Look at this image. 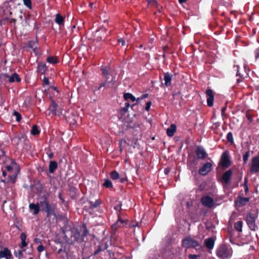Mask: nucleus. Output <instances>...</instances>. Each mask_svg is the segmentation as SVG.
<instances>
[{"instance_id":"obj_26","label":"nucleus","mask_w":259,"mask_h":259,"mask_svg":"<svg viewBox=\"0 0 259 259\" xmlns=\"http://www.w3.org/2000/svg\"><path fill=\"white\" fill-rule=\"evenodd\" d=\"M108 246L107 243L102 244L101 245H99L98 247V249L95 251V252L93 253L94 255H97L100 252H101L102 250L107 249Z\"/></svg>"},{"instance_id":"obj_9","label":"nucleus","mask_w":259,"mask_h":259,"mask_svg":"<svg viewBox=\"0 0 259 259\" xmlns=\"http://www.w3.org/2000/svg\"><path fill=\"white\" fill-rule=\"evenodd\" d=\"M212 164L209 162H207L203 164L198 170L199 174L201 176H206L211 170Z\"/></svg>"},{"instance_id":"obj_31","label":"nucleus","mask_w":259,"mask_h":259,"mask_svg":"<svg viewBox=\"0 0 259 259\" xmlns=\"http://www.w3.org/2000/svg\"><path fill=\"white\" fill-rule=\"evenodd\" d=\"M242 226H243V222L241 221H239L236 222L234 224V228L235 229L239 232H241L242 231Z\"/></svg>"},{"instance_id":"obj_24","label":"nucleus","mask_w":259,"mask_h":259,"mask_svg":"<svg viewBox=\"0 0 259 259\" xmlns=\"http://www.w3.org/2000/svg\"><path fill=\"white\" fill-rule=\"evenodd\" d=\"M58 164L56 161H51L49 164V170L51 174L54 173L57 168Z\"/></svg>"},{"instance_id":"obj_46","label":"nucleus","mask_w":259,"mask_h":259,"mask_svg":"<svg viewBox=\"0 0 259 259\" xmlns=\"http://www.w3.org/2000/svg\"><path fill=\"white\" fill-rule=\"evenodd\" d=\"M206 94L208 97H213L214 96L212 93V90L210 89L207 90L206 91Z\"/></svg>"},{"instance_id":"obj_1","label":"nucleus","mask_w":259,"mask_h":259,"mask_svg":"<svg viewBox=\"0 0 259 259\" xmlns=\"http://www.w3.org/2000/svg\"><path fill=\"white\" fill-rule=\"evenodd\" d=\"M101 70L106 80L105 81L100 83L99 86L97 88V90H100L102 87L109 88L113 87L115 77L110 74L109 69L102 66Z\"/></svg>"},{"instance_id":"obj_4","label":"nucleus","mask_w":259,"mask_h":259,"mask_svg":"<svg viewBox=\"0 0 259 259\" xmlns=\"http://www.w3.org/2000/svg\"><path fill=\"white\" fill-rule=\"evenodd\" d=\"M216 254L221 259L227 258L231 256V248L227 244H222L217 249Z\"/></svg>"},{"instance_id":"obj_49","label":"nucleus","mask_w":259,"mask_h":259,"mask_svg":"<svg viewBox=\"0 0 259 259\" xmlns=\"http://www.w3.org/2000/svg\"><path fill=\"white\" fill-rule=\"evenodd\" d=\"M37 250L39 252H41L45 250V247L42 245H39L38 246Z\"/></svg>"},{"instance_id":"obj_7","label":"nucleus","mask_w":259,"mask_h":259,"mask_svg":"<svg viewBox=\"0 0 259 259\" xmlns=\"http://www.w3.org/2000/svg\"><path fill=\"white\" fill-rule=\"evenodd\" d=\"M220 163L222 166L224 168L229 167L231 164L228 152L226 151L224 152L221 157Z\"/></svg>"},{"instance_id":"obj_57","label":"nucleus","mask_w":259,"mask_h":259,"mask_svg":"<svg viewBox=\"0 0 259 259\" xmlns=\"http://www.w3.org/2000/svg\"><path fill=\"white\" fill-rule=\"evenodd\" d=\"M123 97H135L132 94L130 93H124Z\"/></svg>"},{"instance_id":"obj_13","label":"nucleus","mask_w":259,"mask_h":259,"mask_svg":"<svg viewBox=\"0 0 259 259\" xmlns=\"http://www.w3.org/2000/svg\"><path fill=\"white\" fill-rule=\"evenodd\" d=\"M232 174V170L231 169H229L223 174L222 179L226 184H228L230 182Z\"/></svg>"},{"instance_id":"obj_6","label":"nucleus","mask_w":259,"mask_h":259,"mask_svg":"<svg viewBox=\"0 0 259 259\" xmlns=\"http://www.w3.org/2000/svg\"><path fill=\"white\" fill-rule=\"evenodd\" d=\"M51 99V105L49 106V110L51 112L55 115L59 116L62 114L63 105L62 104H59V102L56 103L52 98Z\"/></svg>"},{"instance_id":"obj_28","label":"nucleus","mask_w":259,"mask_h":259,"mask_svg":"<svg viewBox=\"0 0 259 259\" xmlns=\"http://www.w3.org/2000/svg\"><path fill=\"white\" fill-rule=\"evenodd\" d=\"M234 69L237 70L236 73V76H239V77L237 79V82L238 83H239L241 81H242L243 79L244 78L245 76L243 74L240 73L239 70V67L238 66H235L234 67Z\"/></svg>"},{"instance_id":"obj_29","label":"nucleus","mask_w":259,"mask_h":259,"mask_svg":"<svg viewBox=\"0 0 259 259\" xmlns=\"http://www.w3.org/2000/svg\"><path fill=\"white\" fill-rule=\"evenodd\" d=\"M47 61L50 64H55L59 62V60L56 56H49L47 58Z\"/></svg>"},{"instance_id":"obj_8","label":"nucleus","mask_w":259,"mask_h":259,"mask_svg":"<svg viewBox=\"0 0 259 259\" xmlns=\"http://www.w3.org/2000/svg\"><path fill=\"white\" fill-rule=\"evenodd\" d=\"M249 171L251 174H255L259 171V156L252 157Z\"/></svg>"},{"instance_id":"obj_22","label":"nucleus","mask_w":259,"mask_h":259,"mask_svg":"<svg viewBox=\"0 0 259 259\" xmlns=\"http://www.w3.org/2000/svg\"><path fill=\"white\" fill-rule=\"evenodd\" d=\"M8 80L10 82H13L15 81L20 82L21 81V78L19 76L18 74L14 73L11 76H8Z\"/></svg>"},{"instance_id":"obj_12","label":"nucleus","mask_w":259,"mask_h":259,"mask_svg":"<svg viewBox=\"0 0 259 259\" xmlns=\"http://www.w3.org/2000/svg\"><path fill=\"white\" fill-rule=\"evenodd\" d=\"M47 207L44 208V210L47 213V218H50L52 215L55 217V206L54 205L47 204Z\"/></svg>"},{"instance_id":"obj_61","label":"nucleus","mask_w":259,"mask_h":259,"mask_svg":"<svg viewBox=\"0 0 259 259\" xmlns=\"http://www.w3.org/2000/svg\"><path fill=\"white\" fill-rule=\"evenodd\" d=\"M170 171V169L168 168H166L164 169V173L166 175H168Z\"/></svg>"},{"instance_id":"obj_60","label":"nucleus","mask_w":259,"mask_h":259,"mask_svg":"<svg viewBox=\"0 0 259 259\" xmlns=\"http://www.w3.org/2000/svg\"><path fill=\"white\" fill-rule=\"evenodd\" d=\"M204 187H205V186H204V185L201 184V185H200L199 186V188H198V189H199V190L200 191H202V190L204 189Z\"/></svg>"},{"instance_id":"obj_41","label":"nucleus","mask_w":259,"mask_h":259,"mask_svg":"<svg viewBox=\"0 0 259 259\" xmlns=\"http://www.w3.org/2000/svg\"><path fill=\"white\" fill-rule=\"evenodd\" d=\"M13 115L16 117V120L17 121H20L21 119V114L17 111H14L13 113Z\"/></svg>"},{"instance_id":"obj_56","label":"nucleus","mask_w":259,"mask_h":259,"mask_svg":"<svg viewBox=\"0 0 259 259\" xmlns=\"http://www.w3.org/2000/svg\"><path fill=\"white\" fill-rule=\"evenodd\" d=\"M59 199L62 201V203H64L65 202V200L62 196V193L60 192L59 193L58 195Z\"/></svg>"},{"instance_id":"obj_2","label":"nucleus","mask_w":259,"mask_h":259,"mask_svg":"<svg viewBox=\"0 0 259 259\" xmlns=\"http://www.w3.org/2000/svg\"><path fill=\"white\" fill-rule=\"evenodd\" d=\"M64 238L68 243L78 241L80 238V233L76 228H71L63 232Z\"/></svg>"},{"instance_id":"obj_27","label":"nucleus","mask_w":259,"mask_h":259,"mask_svg":"<svg viewBox=\"0 0 259 259\" xmlns=\"http://www.w3.org/2000/svg\"><path fill=\"white\" fill-rule=\"evenodd\" d=\"M69 195L71 198H74L77 195V189L74 186H70L69 188Z\"/></svg>"},{"instance_id":"obj_33","label":"nucleus","mask_w":259,"mask_h":259,"mask_svg":"<svg viewBox=\"0 0 259 259\" xmlns=\"http://www.w3.org/2000/svg\"><path fill=\"white\" fill-rule=\"evenodd\" d=\"M103 186L106 188H112L113 185L112 182L108 179H106L104 180V183L103 184Z\"/></svg>"},{"instance_id":"obj_43","label":"nucleus","mask_w":259,"mask_h":259,"mask_svg":"<svg viewBox=\"0 0 259 259\" xmlns=\"http://www.w3.org/2000/svg\"><path fill=\"white\" fill-rule=\"evenodd\" d=\"M23 250H15L14 251V255L16 256V257H21L23 255Z\"/></svg>"},{"instance_id":"obj_47","label":"nucleus","mask_w":259,"mask_h":259,"mask_svg":"<svg viewBox=\"0 0 259 259\" xmlns=\"http://www.w3.org/2000/svg\"><path fill=\"white\" fill-rule=\"evenodd\" d=\"M214 98H207V105L209 107H211L213 105Z\"/></svg>"},{"instance_id":"obj_30","label":"nucleus","mask_w":259,"mask_h":259,"mask_svg":"<svg viewBox=\"0 0 259 259\" xmlns=\"http://www.w3.org/2000/svg\"><path fill=\"white\" fill-rule=\"evenodd\" d=\"M37 70L38 71L40 72L41 74H45L46 70H47V67L46 65L44 63H40L38 64L37 66Z\"/></svg>"},{"instance_id":"obj_63","label":"nucleus","mask_w":259,"mask_h":259,"mask_svg":"<svg viewBox=\"0 0 259 259\" xmlns=\"http://www.w3.org/2000/svg\"><path fill=\"white\" fill-rule=\"evenodd\" d=\"M24 104H25V106H26V107H29V106H30V103H29V101H28V102H26V101L25 100V101H24Z\"/></svg>"},{"instance_id":"obj_38","label":"nucleus","mask_w":259,"mask_h":259,"mask_svg":"<svg viewBox=\"0 0 259 259\" xmlns=\"http://www.w3.org/2000/svg\"><path fill=\"white\" fill-rule=\"evenodd\" d=\"M40 205L42 207L43 210H44V208L47 207V204H50L46 197H44V200L40 201Z\"/></svg>"},{"instance_id":"obj_15","label":"nucleus","mask_w":259,"mask_h":259,"mask_svg":"<svg viewBox=\"0 0 259 259\" xmlns=\"http://www.w3.org/2000/svg\"><path fill=\"white\" fill-rule=\"evenodd\" d=\"M249 201V198L247 197H238V200L235 201V203L238 207L245 205Z\"/></svg>"},{"instance_id":"obj_44","label":"nucleus","mask_w":259,"mask_h":259,"mask_svg":"<svg viewBox=\"0 0 259 259\" xmlns=\"http://www.w3.org/2000/svg\"><path fill=\"white\" fill-rule=\"evenodd\" d=\"M247 181H248L247 178H245V179H244V191H245V192L246 194H247L249 191L248 187V185H247Z\"/></svg>"},{"instance_id":"obj_64","label":"nucleus","mask_w":259,"mask_h":259,"mask_svg":"<svg viewBox=\"0 0 259 259\" xmlns=\"http://www.w3.org/2000/svg\"><path fill=\"white\" fill-rule=\"evenodd\" d=\"M49 158L51 159V158H52L53 157H54V154L53 153H50L49 155Z\"/></svg>"},{"instance_id":"obj_5","label":"nucleus","mask_w":259,"mask_h":259,"mask_svg":"<svg viewBox=\"0 0 259 259\" xmlns=\"http://www.w3.org/2000/svg\"><path fill=\"white\" fill-rule=\"evenodd\" d=\"M182 246L183 247H185L187 248H195L196 247L198 246L199 247L198 249L201 250L202 249L201 246L199 244L198 241L193 239L190 237H187L183 239L182 242Z\"/></svg>"},{"instance_id":"obj_42","label":"nucleus","mask_w":259,"mask_h":259,"mask_svg":"<svg viewBox=\"0 0 259 259\" xmlns=\"http://www.w3.org/2000/svg\"><path fill=\"white\" fill-rule=\"evenodd\" d=\"M250 152L249 151H247L243 156V160L244 163H246L248 159Z\"/></svg>"},{"instance_id":"obj_39","label":"nucleus","mask_w":259,"mask_h":259,"mask_svg":"<svg viewBox=\"0 0 259 259\" xmlns=\"http://www.w3.org/2000/svg\"><path fill=\"white\" fill-rule=\"evenodd\" d=\"M227 140L229 143H230L231 144L234 143V139H233V134L231 132H229L227 134Z\"/></svg>"},{"instance_id":"obj_58","label":"nucleus","mask_w":259,"mask_h":259,"mask_svg":"<svg viewBox=\"0 0 259 259\" xmlns=\"http://www.w3.org/2000/svg\"><path fill=\"white\" fill-rule=\"evenodd\" d=\"M51 89H52V90H53V91H56V92L57 93V94H56V95H55V94H54V96H58V95H58V93H59V92H58V91H57V88H56L55 87H53H53H52L51 88Z\"/></svg>"},{"instance_id":"obj_16","label":"nucleus","mask_w":259,"mask_h":259,"mask_svg":"<svg viewBox=\"0 0 259 259\" xmlns=\"http://www.w3.org/2000/svg\"><path fill=\"white\" fill-rule=\"evenodd\" d=\"M12 256L11 251L8 247H5L3 250L0 251V258L11 259Z\"/></svg>"},{"instance_id":"obj_32","label":"nucleus","mask_w":259,"mask_h":259,"mask_svg":"<svg viewBox=\"0 0 259 259\" xmlns=\"http://www.w3.org/2000/svg\"><path fill=\"white\" fill-rule=\"evenodd\" d=\"M110 177L113 180H116L120 178L119 174L116 170L112 171L110 173Z\"/></svg>"},{"instance_id":"obj_52","label":"nucleus","mask_w":259,"mask_h":259,"mask_svg":"<svg viewBox=\"0 0 259 259\" xmlns=\"http://www.w3.org/2000/svg\"><path fill=\"white\" fill-rule=\"evenodd\" d=\"M118 215V220H117V222H120L121 223V224H123L124 221L123 220H122L121 217H120V213H118L117 214Z\"/></svg>"},{"instance_id":"obj_50","label":"nucleus","mask_w":259,"mask_h":259,"mask_svg":"<svg viewBox=\"0 0 259 259\" xmlns=\"http://www.w3.org/2000/svg\"><path fill=\"white\" fill-rule=\"evenodd\" d=\"M188 257L189 259H198V255L196 254H189Z\"/></svg>"},{"instance_id":"obj_62","label":"nucleus","mask_w":259,"mask_h":259,"mask_svg":"<svg viewBox=\"0 0 259 259\" xmlns=\"http://www.w3.org/2000/svg\"><path fill=\"white\" fill-rule=\"evenodd\" d=\"M6 169L8 170V171H10L11 170V169H12V167L10 165H7L6 166Z\"/></svg>"},{"instance_id":"obj_35","label":"nucleus","mask_w":259,"mask_h":259,"mask_svg":"<svg viewBox=\"0 0 259 259\" xmlns=\"http://www.w3.org/2000/svg\"><path fill=\"white\" fill-rule=\"evenodd\" d=\"M82 228L83 229V231L81 235H80V238L81 240L84 241V238L87 236L89 231L87 229L86 225H83Z\"/></svg>"},{"instance_id":"obj_40","label":"nucleus","mask_w":259,"mask_h":259,"mask_svg":"<svg viewBox=\"0 0 259 259\" xmlns=\"http://www.w3.org/2000/svg\"><path fill=\"white\" fill-rule=\"evenodd\" d=\"M23 3L28 9H31V0H23Z\"/></svg>"},{"instance_id":"obj_36","label":"nucleus","mask_w":259,"mask_h":259,"mask_svg":"<svg viewBox=\"0 0 259 259\" xmlns=\"http://www.w3.org/2000/svg\"><path fill=\"white\" fill-rule=\"evenodd\" d=\"M121 206H122V203L120 201H117L116 202V204L114 206V208L115 210H116L117 211V213H120V210L121 209Z\"/></svg>"},{"instance_id":"obj_54","label":"nucleus","mask_w":259,"mask_h":259,"mask_svg":"<svg viewBox=\"0 0 259 259\" xmlns=\"http://www.w3.org/2000/svg\"><path fill=\"white\" fill-rule=\"evenodd\" d=\"M43 83L44 84L48 85L49 83V79L47 77H45L43 79Z\"/></svg>"},{"instance_id":"obj_55","label":"nucleus","mask_w":259,"mask_h":259,"mask_svg":"<svg viewBox=\"0 0 259 259\" xmlns=\"http://www.w3.org/2000/svg\"><path fill=\"white\" fill-rule=\"evenodd\" d=\"M119 179L120 180V182L121 183H124L127 181V179L126 178H120H120Z\"/></svg>"},{"instance_id":"obj_20","label":"nucleus","mask_w":259,"mask_h":259,"mask_svg":"<svg viewBox=\"0 0 259 259\" xmlns=\"http://www.w3.org/2000/svg\"><path fill=\"white\" fill-rule=\"evenodd\" d=\"M172 75L168 72L165 73L164 75V84L166 87H168L171 84V81Z\"/></svg>"},{"instance_id":"obj_34","label":"nucleus","mask_w":259,"mask_h":259,"mask_svg":"<svg viewBox=\"0 0 259 259\" xmlns=\"http://www.w3.org/2000/svg\"><path fill=\"white\" fill-rule=\"evenodd\" d=\"M40 133V131L38 129V126L37 125L34 124L32 126V129L31 130V134L32 135H38Z\"/></svg>"},{"instance_id":"obj_14","label":"nucleus","mask_w":259,"mask_h":259,"mask_svg":"<svg viewBox=\"0 0 259 259\" xmlns=\"http://www.w3.org/2000/svg\"><path fill=\"white\" fill-rule=\"evenodd\" d=\"M215 239L213 237H209L206 239L204 241L205 246L209 250H212L214 245Z\"/></svg>"},{"instance_id":"obj_10","label":"nucleus","mask_w":259,"mask_h":259,"mask_svg":"<svg viewBox=\"0 0 259 259\" xmlns=\"http://www.w3.org/2000/svg\"><path fill=\"white\" fill-rule=\"evenodd\" d=\"M201 202L203 205L208 208H211L214 205V200L209 196L202 197L201 199Z\"/></svg>"},{"instance_id":"obj_45","label":"nucleus","mask_w":259,"mask_h":259,"mask_svg":"<svg viewBox=\"0 0 259 259\" xmlns=\"http://www.w3.org/2000/svg\"><path fill=\"white\" fill-rule=\"evenodd\" d=\"M246 117L250 123L252 122L253 119L251 114L249 112H246Z\"/></svg>"},{"instance_id":"obj_17","label":"nucleus","mask_w":259,"mask_h":259,"mask_svg":"<svg viewBox=\"0 0 259 259\" xmlns=\"http://www.w3.org/2000/svg\"><path fill=\"white\" fill-rule=\"evenodd\" d=\"M130 99L132 101L134 102L136 101L137 98H124L125 102L124 103L125 107H122L120 111L121 112H122L123 113H125L127 111L128 107L130 106V103L128 102L127 100ZM140 98H137V100L139 99Z\"/></svg>"},{"instance_id":"obj_48","label":"nucleus","mask_w":259,"mask_h":259,"mask_svg":"<svg viewBox=\"0 0 259 259\" xmlns=\"http://www.w3.org/2000/svg\"><path fill=\"white\" fill-rule=\"evenodd\" d=\"M151 101H149V102H147L146 104V107H145V110L146 111H149L150 108V107L151 106Z\"/></svg>"},{"instance_id":"obj_21","label":"nucleus","mask_w":259,"mask_h":259,"mask_svg":"<svg viewBox=\"0 0 259 259\" xmlns=\"http://www.w3.org/2000/svg\"><path fill=\"white\" fill-rule=\"evenodd\" d=\"M177 126L175 124H171L166 130V134L169 137H172L176 132Z\"/></svg>"},{"instance_id":"obj_59","label":"nucleus","mask_w":259,"mask_h":259,"mask_svg":"<svg viewBox=\"0 0 259 259\" xmlns=\"http://www.w3.org/2000/svg\"><path fill=\"white\" fill-rule=\"evenodd\" d=\"M255 58H259V48L257 49L255 52Z\"/></svg>"},{"instance_id":"obj_3","label":"nucleus","mask_w":259,"mask_h":259,"mask_svg":"<svg viewBox=\"0 0 259 259\" xmlns=\"http://www.w3.org/2000/svg\"><path fill=\"white\" fill-rule=\"evenodd\" d=\"M257 218V215L252 212H249L246 215L245 221L251 231L255 232L258 230V226L256 223Z\"/></svg>"},{"instance_id":"obj_18","label":"nucleus","mask_w":259,"mask_h":259,"mask_svg":"<svg viewBox=\"0 0 259 259\" xmlns=\"http://www.w3.org/2000/svg\"><path fill=\"white\" fill-rule=\"evenodd\" d=\"M88 203L90 204V206L89 207V209H93L100 207V205L102 204V201L101 199H97L95 202L89 201Z\"/></svg>"},{"instance_id":"obj_51","label":"nucleus","mask_w":259,"mask_h":259,"mask_svg":"<svg viewBox=\"0 0 259 259\" xmlns=\"http://www.w3.org/2000/svg\"><path fill=\"white\" fill-rule=\"evenodd\" d=\"M118 42L121 44V46H124L126 45L125 41L122 38H120L118 39Z\"/></svg>"},{"instance_id":"obj_11","label":"nucleus","mask_w":259,"mask_h":259,"mask_svg":"<svg viewBox=\"0 0 259 259\" xmlns=\"http://www.w3.org/2000/svg\"><path fill=\"white\" fill-rule=\"evenodd\" d=\"M195 153L198 158L201 159H204L207 156V153L201 146H198L197 147Z\"/></svg>"},{"instance_id":"obj_23","label":"nucleus","mask_w":259,"mask_h":259,"mask_svg":"<svg viewBox=\"0 0 259 259\" xmlns=\"http://www.w3.org/2000/svg\"><path fill=\"white\" fill-rule=\"evenodd\" d=\"M55 22L60 26H64V18L62 17L60 14H57L55 20Z\"/></svg>"},{"instance_id":"obj_19","label":"nucleus","mask_w":259,"mask_h":259,"mask_svg":"<svg viewBox=\"0 0 259 259\" xmlns=\"http://www.w3.org/2000/svg\"><path fill=\"white\" fill-rule=\"evenodd\" d=\"M29 207L30 209L33 210V214L34 215L37 214L40 211L39 205L38 203L36 204L33 203H30Z\"/></svg>"},{"instance_id":"obj_25","label":"nucleus","mask_w":259,"mask_h":259,"mask_svg":"<svg viewBox=\"0 0 259 259\" xmlns=\"http://www.w3.org/2000/svg\"><path fill=\"white\" fill-rule=\"evenodd\" d=\"M20 238L21 240V243L19 246L21 248H23L27 245V243L26 242V235L24 233H22Z\"/></svg>"},{"instance_id":"obj_37","label":"nucleus","mask_w":259,"mask_h":259,"mask_svg":"<svg viewBox=\"0 0 259 259\" xmlns=\"http://www.w3.org/2000/svg\"><path fill=\"white\" fill-rule=\"evenodd\" d=\"M196 158L195 157V156L194 157H192L190 154H189L188 155V162L192 165V164H195V163L196 162Z\"/></svg>"},{"instance_id":"obj_53","label":"nucleus","mask_w":259,"mask_h":259,"mask_svg":"<svg viewBox=\"0 0 259 259\" xmlns=\"http://www.w3.org/2000/svg\"><path fill=\"white\" fill-rule=\"evenodd\" d=\"M227 109V106H225L224 107H223L222 109H221V114H222V116L223 117L224 116H225V111Z\"/></svg>"}]
</instances>
